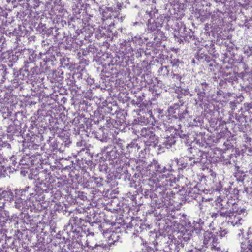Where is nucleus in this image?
I'll return each instance as SVG.
<instances>
[{
  "mask_svg": "<svg viewBox=\"0 0 252 252\" xmlns=\"http://www.w3.org/2000/svg\"><path fill=\"white\" fill-rule=\"evenodd\" d=\"M244 209L235 210L234 208L226 211H220V214L222 217L226 218L228 222L233 226L238 227L242 224L243 220L242 214L244 213Z\"/></svg>",
  "mask_w": 252,
  "mask_h": 252,
  "instance_id": "nucleus-1",
  "label": "nucleus"
},
{
  "mask_svg": "<svg viewBox=\"0 0 252 252\" xmlns=\"http://www.w3.org/2000/svg\"><path fill=\"white\" fill-rule=\"evenodd\" d=\"M172 144H173V142H171V143H170V144H169V146H168L167 145V148H169L170 147H171V145H172Z\"/></svg>",
  "mask_w": 252,
  "mask_h": 252,
  "instance_id": "nucleus-12",
  "label": "nucleus"
},
{
  "mask_svg": "<svg viewBox=\"0 0 252 252\" xmlns=\"http://www.w3.org/2000/svg\"><path fill=\"white\" fill-rule=\"evenodd\" d=\"M171 63L172 64L173 66L176 67L178 65V61L177 60H173Z\"/></svg>",
  "mask_w": 252,
  "mask_h": 252,
  "instance_id": "nucleus-6",
  "label": "nucleus"
},
{
  "mask_svg": "<svg viewBox=\"0 0 252 252\" xmlns=\"http://www.w3.org/2000/svg\"><path fill=\"white\" fill-rule=\"evenodd\" d=\"M245 176V174L244 172H241V175L240 177V178H241L242 176Z\"/></svg>",
  "mask_w": 252,
  "mask_h": 252,
  "instance_id": "nucleus-10",
  "label": "nucleus"
},
{
  "mask_svg": "<svg viewBox=\"0 0 252 252\" xmlns=\"http://www.w3.org/2000/svg\"><path fill=\"white\" fill-rule=\"evenodd\" d=\"M144 131H145V132H146V129H144V130H142V134L143 135V136H144Z\"/></svg>",
  "mask_w": 252,
  "mask_h": 252,
  "instance_id": "nucleus-11",
  "label": "nucleus"
},
{
  "mask_svg": "<svg viewBox=\"0 0 252 252\" xmlns=\"http://www.w3.org/2000/svg\"><path fill=\"white\" fill-rule=\"evenodd\" d=\"M15 206L16 208H19L20 207H21L20 205V204H18V202H15Z\"/></svg>",
  "mask_w": 252,
  "mask_h": 252,
  "instance_id": "nucleus-9",
  "label": "nucleus"
},
{
  "mask_svg": "<svg viewBox=\"0 0 252 252\" xmlns=\"http://www.w3.org/2000/svg\"><path fill=\"white\" fill-rule=\"evenodd\" d=\"M241 249L242 250L241 252H252V241H249V244L246 248H245V245L244 244H242Z\"/></svg>",
  "mask_w": 252,
  "mask_h": 252,
  "instance_id": "nucleus-5",
  "label": "nucleus"
},
{
  "mask_svg": "<svg viewBox=\"0 0 252 252\" xmlns=\"http://www.w3.org/2000/svg\"><path fill=\"white\" fill-rule=\"evenodd\" d=\"M239 172H240V171L239 170V168H238L237 169V172H235V174H236L235 176L236 177H237L238 174L239 173Z\"/></svg>",
  "mask_w": 252,
  "mask_h": 252,
  "instance_id": "nucleus-8",
  "label": "nucleus"
},
{
  "mask_svg": "<svg viewBox=\"0 0 252 252\" xmlns=\"http://www.w3.org/2000/svg\"><path fill=\"white\" fill-rule=\"evenodd\" d=\"M193 159V158H190L189 159V160H191V159Z\"/></svg>",
  "mask_w": 252,
  "mask_h": 252,
  "instance_id": "nucleus-13",
  "label": "nucleus"
},
{
  "mask_svg": "<svg viewBox=\"0 0 252 252\" xmlns=\"http://www.w3.org/2000/svg\"><path fill=\"white\" fill-rule=\"evenodd\" d=\"M150 133L149 139L145 141V143L147 145H151L152 144L154 145L158 144V139L155 135L148 131Z\"/></svg>",
  "mask_w": 252,
  "mask_h": 252,
  "instance_id": "nucleus-4",
  "label": "nucleus"
},
{
  "mask_svg": "<svg viewBox=\"0 0 252 252\" xmlns=\"http://www.w3.org/2000/svg\"><path fill=\"white\" fill-rule=\"evenodd\" d=\"M149 170L151 171H152V173H150L151 176L153 177H157V175L161 173V170L160 169V166L157 161L155 160L153 161V162L149 165L148 167Z\"/></svg>",
  "mask_w": 252,
  "mask_h": 252,
  "instance_id": "nucleus-3",
  "label": "nucleus"
},
{
  "mask_svg": "<svg viewBox=\"0 0 252 252\" xmlns=\"http://www.w3.org/2000/svg\"><path fill=\"white\" fill-rule=\"evenodd\" d=\"M203 244L206 247H210L212 250L220 251V248L218 246L217 235L210 231H205L203 235Z\"/></svg>",
  "mask_w": 252,
  "mask_h": 252,
  "instance_id": "nucleus-2",
  "label": "nucleus"
},
{
  "mask_svg": "<svg viewBox=\"0 0 252 252\" xmlns=\"http://www.w3.org/2000/svg\"><path fill=\"white\" fill-rule=\"evenodd\" d=\"M148 28L150 29L152 31L155 30L156 29V27L155 26V24L154 23L150 24L148 25Z\"/></svg>",
  "mask_w": 252,
  "mask_h": 252,
  "instance_id": "nucleus-7",
  "label": "nucleus"
}]
</instances>
